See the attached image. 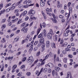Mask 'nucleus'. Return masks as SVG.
I'll use <instances>...</instances> for the list:
<instances>
[{"label":"nucleus","instance_id":"obj_44","mask_svg":"<svg viewBox=\"0 0 78 78\" xmlns=\"http://www.w3.org/2000/svg\"><path fill=\"white\" fill-rule=\"evenodd\" d=\"M68 35H69V34H68V33H65V32H64V36H65L66 37V36H67Z\"/></svg>","mask_w":78,"mask_h":78},{"label":"nucleus","instance_id":"obj_63","mask_svg":"<svg viewBox=\"0 0 78 78\" xmlns=\"http://www.w3.org/2000/svg\"><path fill=\"white\" fill-rule=\"evenodd\" d=\"M59 17L60 18H63L64 17V16H62V15H59Z\"/></svg>","mask_w":78,"mask_h":78},{"label":"nucleus","instance_id":"obj_31","mask_svg":"<svg viewBox=\"0 0 78 78\" xmlns=\"http://www.w3.org/2000/svg\"><path fill=\"white\" fill-rule=\"evenodd\" d=\"M41 45H42V43H41L40 42L37 45V47H40L41 46Z\"/></svg>","mask_w":78,"mask_h":78},{"label":"nucleus","instance_id":"obj_35","mask_svg":"<svg viewBox=\"0 0 78 78\" xmlns=\"http://www.w3.org/2000/svg\"><path fill=\"white\" fill-rule=\"evenodd\" d=\"M49 33V34H51H51H53V30H50Z\"/></svg>","mask_w":78,"mask_h":78},{"label":"nucleus","instance_id":"obj_8","mask_svg":"<svg viewBox=\"0 0 78 78\" xmlns=\"http://www.w3.org/2000/svg\"><path fill=\"white\" fill-rule=\"evenodd\" d=\"M43 33V35H44V36H47V32H46V30L44 29L43 30V33Z\"/></svg>","mask_w":78,"mask_h":78},{"label":"nucleus","instance_id":"obj_22","mask_svg":"<svg viewBox=\"0 0 78 78\" xmlns=\"http://www.w3.org/2000/svg\"><path fill=\"white\" fill-rule=\"evenodd\" d=\"M27 13V11H25L23 13H22V15L23 16H25Z\"/></svg>","mask_w":78,"mask_h":78},{"label":"nucleus","instance_id":"obj_6","mask_svg":"<svg viewBox=\"0 0 78 78\" xmlns=\"http://www.w3.org/2000/svg\"><path fill=\"white\" fill-rule=\"evenodd\" d=\"M31 1L30 0H29L28 1H27V3L26 4L27 5H28L29 6H33V5H34V4H31Z\"/></svg>","mask_w":78,"mask_h":78},{"label":"nucleus","instance_id":"obj_13","mask_svg":"<svg viewBox=\"0 0 78 78\" xmlns=\"http://www.w3.org/2000/svg\"><path fill=\"white\" fill-rule=\"evenodd\" d=\"M40 5L41 6H45V3L43 1H41L40 2Z\"/></svg>","mask_w":78,"mask_h":78},{"label":"nucleus","instance_id":"obj_60","mask_svg":"<svg viewBox=\"0 0 78 78\" xmlns=\"http://www.w3.org/2000/svg\"><path fill=\"white\" fill-rule=\"evenodd\" d=\"M29 19V17H28V16H27L25 18V20H28Z\"/></svg>","mask_w":78,"mask_h":78},{"label":"nucleus","instance_id":"obj_27","mask_svg":"<svg viewBox=\"0 0 78 78\" xmlns=\"http://www.w3.org/2000/svg\"><path fill=\"white\" fill-rule=\"evenodd\" d=\"M63 61L65 63H66L67 62V58H65L63 59Z\"/></svg>","mask_w":78,"mask_h":78},{"label":"nucleus","instance_id":"obj_3","mask_svg":"<svg viewBox=\"0 0 78 78\" xmlns=\"http://www.w3.org/2000/svg\"><path fill=\"white\" fill-rule=\"evenodd\" d=\"M31 58V57H30L27 59L28 61L27 62H28V63H29V62H31V64H32L33 62L34 61V59L33 58L31 59L30 58Z\"/></svg>","mask_w":78,"mask_h":78},{"label":"nucleus","instance_id":"obj_7","mask_svg":"<svg viewBox=\"0 0 78 78\" xmlns=\"http://www.w3.org/2000/svg\"><path fill=\"white\" fill-rule=\"evenodd\" d=\"M50 43L49 41H47L46 43V45L47 47V48H48L49 47H50Z\"/></svg>","mask_w":78,"mask_h":78},{"label":"nucleus","instance_id":"obj_9","mask_svg":"<svg viewBox=\"0 0 78 78\" xmlns=\"http://www.w3.org/2000/svg\"><path fill=\"white\" fill-rule=\"evenodd\" d=\"M29 39H29L30 41H32L33 38L32 37H30V35H27V39H26L27 40H28Z\"/></svg>","mask_w":78,"mask_h":78},{"label":"nucleus","instance_id":"obj_17","mask_svg":"<svg viewBox=\"0 0 78 78\" xmlns=\"http://www.w3.org/2000/svg\"><path fill=\"white\" fill-rule=\"evenodd\" d=\"M22 0H21L20 1L16 4V6H18V5H20V3H22Z\"/></svg>","mask_w":78,"mask_h":78},{"label":"nucleus","instance_id":"obj_11","mask_svg":"<svg viewBox=\"0 0 78 78\" xmlns=\"http://www.w3.org/2000/svg\"><path fill=\"white\" fill-rule=\"evenodd\" d=\"M67 77L69 78L70 76V78H73V77H72V75H71V72H68L67 73Z\"/></svg>","mask_w":78,"mask_h":78},{"label":"nucleus","instance_id":"obj_36","mask_svg":"<svg viewBox=\"0 0 78 78\" xmlns=\"http://www.w3.org/2000/svg\"><path fill=\"white\" fill-rule=\"evenodd\" d=\"M65 51H70V49H69V48H66L65 49Z\"/></svg>","mask_w":78,"mask_h":78},{"label":"nucleus","instance_id":"obj_19","mask_svg":"<svg viewBox=\"0 0 78 78\" xmlns=\"http://www.w3.org/2000/svg\"><path fill=\"white\" fill-rule=\"evenodd\" d=\"M60 69V68L58 67H55V70L56 71H58L59 70V69Z\"/></svg>","mask_w":78,"mask_h":78},{"label":"nucleus","instance_id":"obj_5","mask_svg":"<svg viewBox=\"0 0 78 78\" xmlns=\"http://www.w3.org/2000/svg\"><path fill=\"white\" fill-rule=\"evenodd\" d=\"M35 13V11L33 10H30L29 12V14L30 16H32V15H31V14H33V15H34Z\"/></svg>","mask_w":78,"mask_h":78},{"label":"nucleus","instance_id":"obj_53","mask_svg":"<svg viewBox=\"0 0 78 78\" xmlns=\"http://www.w3.org/2000/svg\"><path fill=\"white\" fill-rule=\"evenodd\" d=\"M44 61V60H43V61L41 62V66H42V65H44V64H45V62Z\"/></svg>","mask_w":78,"mask_h":78},{"label":"nucleus","instance_id":"obj_43","mask_svg":"<svg viewBox=\"0 0 78 78\" xmlns=\"http://www.w3.org/2000/svg\"><path fill=\"white\" fill-rule=\"evenodd\" d=\"M26 59H27V58L26 57H24L22 59V62H24L26 61Z\"/></svg>","mask_w":78,"mask_h":78},{"label":"nucleus","instance_id":"obj_34","mask_svg":"<svg viewBox=\"0 0 78 78\" xmlns=\"http://www.w3.org/2000/svg\"><path fill=\"white\" fill-rule=\"evenodd\" d=\"M6 27V25L5 24L2 25L1 27V28L2 29H4Z\"/></svg>","mask_w":78,"mask_h":78},{"label":"nucleus","instance_id":"obj_32","mask_svg":"<svg viewBox=\"0 0 78 78\" xmlns=\"http://www.w3.org/2000/svg\"><path fill=\"white\" fill-rule=\"evenodd\" d=\"M38 43V41H35L34 44V45L36 46Z\"/></svg>","mask_w":78,"mask_h":78},{"label":"nucleus","instance_id":"obj_18","mask_svg":"<svg viewBox=\"0 0 78 78\" xmlns=\"http://www.w3.org/2000/svg\"><path fill=\"white\" fill-rule=\"evenodd\" d=\"M47 36L48 37H49V39H51V35L49 33L48 34Z\"/></svg>","mask_w":78,"mask_h":78},{"label":"nucleus","instance_id":"obj_51","mask_svg":"<svg viewBox=\"0 0 78 78\" xmlns=\"http://www.w3.org/2000/svg\"><path fill=\"white\" fill-rule=\"evenodd\" d=\"M63 42H64V40H63V39H61V41H60V44H62Z\"/></svg>","mask_w":78,"mask_h":78},{"label":"nucleus","instance_id":"obj_28","mask_svg":"<svg viewBox=\"0 0 78 78\" xmlns=\"http://www.w3.org/2000/svg\"><path fill=\"white\" fill-rule=\"evenodd\" d=\"M48 56H49V55H47L45 56V58L44 59H43V61H45V59H47L48 58Z\"/></svg>","mask_w":78,"mask_h":78},{"label":"nucleus","instance_id":"obj_59","mask_svg":"<svg viewBox=\"0 0 78 78\" xmlns=\"http://www.w3.org/2000/svg\"><path fill=\"white\" fill-rule=\"evenodd\" d=\"M19 7L20 8H23V5H19Z\"/></svg>","mask_w":78,"mask_h":78},{"label":"nucleus","instance_id":"obj_55","mask_svg":"<svg viewBox=\"0 0 78 78\" xmlns=\"http://www.w3.org/2000/svg\"><path fill=\"white\" fill-rule=\"evenodd\" d=\"M48 72H49V73H51V69H50V68H49L48 69Z\"/></svg>","mask_w":78,"mask_h":78},{"label":"nucleus","instance_id":"obj_39","mask_svg":"<svg viewBox=\"0 0 78 78\" xmlns=\"http://www.w3.org/2000/svg\"><path fill=\"white\" fill-rule=\"evenodd\" d=\"M27 24V23H23L21 25V27H23L24 26H25V25Z\"/></svg>","mask_w":78,"mask_h":78},{"label":"nucleus","instance_id":"obj_37","mask_svg":"<svg viewBox=\"0 0 78 78\" xmlns=\"http://www.w3.org/2000/svg\"><path fill=\"white\" fill-rule=\"evenodd\" d=\"M40 54H41V52H40V51H39L37 53L36 55L37 56H39L40 55Z\"/></svg>","mask_w":78,"mask_h":78},{"label":"nucleus","instance_id":"obj_52","mask_svg":"<svg viewBox=\"0 0 78 78\" xmlns=\"http://www.w3.org/2000/svg\"><path fill=\"white\" fill-rule=\"evenodd\" d=\"M71 5V2H69L68 3V5H67V6H68V7H70V5Z\"/></svg>","mask_w":78,"mask_h":78},{"label":"nucleus","instance_id":"obj_62","mask_svg":"<svg viewBox=\"0 0 78 78\" xmlns=\"http://www.w3.org/2000/svg\"><path fill=\"white\" fill-rule=\"evenodd\" d=\"M62 53L64 55H66L67 53H66V51H62Z\"/></svg>","mask_w":78,"mask_h":78},{"label":"nucleus","instance_id":"obj_56","mask_svg":"<svg viewBox=\"0 0 78 78\" xmlns=\"http://www.w3.org/2000/svg\"><path fill=\"white\" fill-rule=\"evenodd\" d=\"M22 72H20L18 74L17 76H20L21 75H22Z\"/></svg>","mask_w":78,"mask_h":78},{"label":"nucleus","instance_id":"obj_50","mask_svg":"<svg viewBox=\"0 0 78 78\" xmlns=\"http://www.w3.org/2000/svg\"><path fill=\"white\" fill-rule=\"evenodd\" d=\"M38 49V48L37 47H35L34 48V51H36Z\"/></svg>","mask_w":78,"mask_h":78},{"label":"nucleus","instance_id":"obj_16","mask_svg":"<svg viewBox=\"0 0 78 78\" xmlns=\"http://www.w3.org/2000/svg\"><path fill=\"white\" fill-rule=\"evenodd\" d=\"M28 40H27V39H26V40H23L22 41L21 44H24V43H25V42H28Z\"/></svg>","mask_w":78,"mask_h":78},{"label":"nucleus","instance_id":"obj_54","mask_svg":"<svg viewBox=\"0 0 78 78\" xmlns=\"http://www.w3.org/2000/svg\"><path fill=\"white\" fill-rule=\"evenodd\" d=\"M6 22V19H3L2 20V23H5Z\"/></svg>","mask_w":78,"mask_h":78},{"label":"nucleus","instance_id":"obj_64","mask_svg":"<svg viewBox=\"0 0 78 78\" xmlns=\"http://www.w3.org/2000/svg\"><path fill=\"white\" fill-rule=\"evenodd\" d=\"M9 48H12V45H9Z\"/></svg>","mask_w":78,"mask_h":78},{"label":"nucleus","instance_id":"obj_26","mask_svg":"<svg viewBox=\"0 0 78 78\" xmlns=\"http://www.w3.org/2000/svg\"><path fill=\"white\" fill-rule=\"evenodd\" d=\"M52 20L53 22L55 23H57V21L55 19H54Z\"/></svg>","mask_w":78,"mask_h":78},{"label":"nucleus","instance_id":"obj_30","mask_svg":"<svg viewBox=\"0 0 78 78\" xmlns=\"http://www.w3.org/2000/svg\"><path fill=\"white\" fill-rule=\"evenodd\" d=\"M26 75L28 76H29L31 75V73L30 72H27L26 73Z\"/></svg>","mask_w":78,"mask_h":78},{"label":"nucleus","instance_id":"obj_46","mask_svg":"<svg viewBox=\"0 0 78 78\" xmlns=\"http://www.w3.org/2000/svg\"><path fill=\"white\" fill-rule=\"evenodd\" d=\"M13 58H14V57L13 56H12L11 57H9L8 58V59H11V60H12V59H13Z\"/></svg>","mask_w":78,"mask_h":78},{"label":"nucleus","instance_id":"obj_25","mask_svg":"<svg viewBox=\"0 0 78 78\" xmlns=\"http://www.w3.org/2000/svg\"><path fill=\"white\" fill-rule=\"evenodd\" d=\"M11 3H9L6 5L5 6V8H8V6H11Z\"/></svg>","mask_w":78,"mask_h":78},{"label":"nucleus","instance_id":"obj_57","mask_svg":"<svg viewBox=\"0 0 78 78\" xmlns=\"http://www.w3.org/2000/svg\"><path fill=\"white\" fill-rule=\"evenodd\" d=\"M33 50V47H31L30 48V49H29V51H32Z\"/></svg>","mask_w":78,"mask_h":78},{"label":"nucleus","instance_id":"obj_33","mask_svg":"<svg viewBox=\"0 0 78 78\" xmlns=\"http://www.w3.org/2000/svg\"><path fill=\"white\" fill-rule=\"evenodd\" d=\"M65 16H66V17H69V16H70V14H69H69L67 13H65Z\"/></svg>","mask_w":78,"mask_h":78},{"label":"nucleus","instance_id":"obj_23","mask_svg":"<svg viewBox=\"0 0 78 78\" xmlns=\"http://www.w3.org/2000/svg\"><path fill=\"white\" fill-rule=\"evenodd\" d=\"M43 36V33H41L38 36V38H41Z\"/></svg>","mask_w":78,"mask_h":78},{"label":"nucleus","instance_id":"obj_61","mask_svg":"<svg viewBox=\"0 0 78 78\" xmlns=\"http://www.w3.org/2000/svg\"><path fill=\"white\" fill-rule=\"evenodd\" d=\"M78 64H76L74 66V68H76V67H78Z\"/></svg>","mask_w":78,"mask_h":78},{"label":"nucleus","instance_id":"obj_1","mask_svg":"<svg viewBox=\"0 0 78 78\" xmlns=\"http://www.w3.org/2000/svg\"><path fill=\"white\" fill-rule=\"evenodd\" d=\"M44 42V39L43 37H41L40 40V42L42 43V48L43 50H45V44L43 43Z\"/></svg>","mask_w":78,"mask_h":78},{"label":"nucleus","instance_id":"obj_20","mask_svg":"<svg viewBox=\"0 0 78 78\" xmlns=\"http://www.w3.org/2000/svg\"><path fill=\"white\" fill-rule=\"evenodd\" d=\"M51 47L52 48H56V46L55 45V43H53L51 44Z\"/></svg>","mask_w":78,"mask_h":78},{"label":"nucleus","instance_id":"obj_38","mask_svg":"<svg viewBox=\"0 0 78 78\" xmlns=\"http://www.w3.org/2000/svg\"><path fill=\"white\" fill-rule=\"evenodd\" d=\"M25 67V66L24 65H23L20 67L21 69H24Z\"/></svg>","mask_w":78,"mask_h":78},{"label":"nucleus","instance_id":"obj_49","mask_svg":"<svg viewBox=\"0 0 78 78\" xmlns=\"http://www.w3.org/2000/svg\"><path fill=\"white\" fill-rule=\"evenodd\" d=\"M3 5L2 4H1L0 5V10L2 9L3 8Z\"/></svg>","mask_w":78,"mask_h":78},{"label":"nucleus","instance_id":"obj_14","mask_svg":"<svg viewBox=\"0 0 78 78\" xmlns=\"http://www.w3.org/2000/svg\"><path fill=\"white\" fill-rule=\"evenodd\" d=\"M18 20V18H16L15 20H12V23H14V22H17Z\"/></svg>","mask_w":78,"mask_h":78},{"label":"nucleus","instance_id":"obj_2","mask_svg":"<svg viewBox=\"0 0 78 78\" xmlns=\"http://www.w3.org/2000/svg\"><path fill=\"white\" fill-rule=\"evenodd\" d=\"M16 5H15V4H13L12 5V6L9 8V10L11 11V10H13L15 9V8L16 7Z\"/></svg>","mask_w":78,"mask_h":78},{"label":"nucleus","instance_id":"obj_12","mask_svg":"<svg viewBox=\"0 0 78 78\" xmlns=\"http://www.w3.org/2000/svg\"><path fill=\"white\" fill-rule=\"evenodd\" d=\"M58 36L57 35H55L53 37V39L55 41H56L58 39H57V37Z\"/></svg>","mask_w":78,"mask_h":78},{"label":"nucleus","instance_id":"obj_58","mask_svg":"<svg viewBox=\"0 0 78 78\" xmlns=\"http://www.w3.org/2000/svg\"><path fill=\"white\" fill-rule=\"evenodd\" d=\"M68 57L69 58H72V57H73V56L71 55H68Z\"/></svg>","mask_w":78,"mask_h":78},{"label":"nucleus","instance_id":"obj_4","mask_svg":"<svg viewBox=\"0 0 78 78\" xmlns=\"http://www.w3.org/2000/svg\"><path fill=\"white\" fill-rule=\"evenodd\" d=\"M28 28H25V27H23V28L21 29L22 31H23L24 33H27V31H28Z\"/></svg>","mask_w":78,"mask_h":78},{"label":"nucleus","instance_id":"obj_45","mask_svg":"<svg viewBox=\"0 0 78 78\" xmlns=\"http://www.w3.org/2000/svg\"><path fill=\"white\" fill-rule=\"evenodd\" d=\"M17 65H15L13 66V67H12V69H16V68H17Z\"/></svg>","mask_w":78,"mask_h":78},{"label":"nucleus","instance_id":"obj_21","mask_svg":"<svg viewBox=\"0 0 78 78\" xmlns=\"http://www.w3.org/2000/svg\"><path fill=\"white\" fill-rule=\"evenodd\" d=\"M5 12V10L3 9V10H2L0 12V16H1V14H4Z\"/></svg>","mask_w":78,"mask_h":78},{"label":"nucleus","instance_id":"obj_15","mask_svg":"<svg viewBox=\"0 0 78 78\" xmlns=\"http://www.w3.org/2000/svg\"><path fill=\"white\" fill-rule=\"evenodd\" d=\"M22 22V19H20L18 21V23H17V25H19L20 23H21Z\"/></svg>","mask_w":78,"mask_h":78},{"label":"nucleus","instance_id":"obj_42","mask_svg":"<svg viewBox=\"0 0 78 78\" xmlns=\"http://www.w3.org/2000/svg\"><path fill=\"white\" fill-rule=\"evenodd\" d=\"M42 26L44 28H45L46 27V24H45V23H42Z\"/></svg>","mask_w":78,"mask_h":78},{"label":"nucleus","instance_id":"obj_41","mask_svg":"<svg viewBox=\"0 0 78 78\" xmlns=\"http://www.w3.org/2000/svg\"><path fill=\"white\" fill-rule=\"evenodd\" d=\"M52 74L53 76H55V70H53L52 71Z\"/></svg>","mask_w":78,"mask_h":78},{"label":"nucleus","instance_id":"obj_47","mask_svg":"<svg viewBox=\"0 0 78 78\" xmlns=\"http://www.w3.org/2000/svg\"><path fill=\"white\" fill-rule=\"evenodd\" d=\"M43 71H44V68H42L41 69V70H40V73L39 74H41V73L42 72H43Z\"/></svg>","mask_w":78,"mask_h":78},{"label":"nucleus","instance_id":"obj_29","mask_svg":"<svg viewBox=\"0 0 78 78\" xmlns=\"http://www.w3.org/2000/svg\"><path fill=\"white\" fill-rule=\"evenodd\" d=\"M60 3L58 1L57 2V7L58 8H60Z\"/></svg>","mask_w":78,"mask_h":78},{"label":"nucleus","instance_id":"obj_48","mask_svg":"<svg viewBox=\"0 0 78 78\" xmlns=\"http://www.w3.org/2000/svg\"><path fill=\"white\" fill-rule=\"evenodd\" d=\"M36 74H38V75H37V76H39V75H40V74H39V73H40V72H39V71H37V70L36 71Z\"/></svg>","mask_w":78,"mask_h":78},{"label":"nucleus","instance_id":"obj_40","mask_svg":"<svg viewBox=\"0 0 78 78\" xmlns=\"http://www.w3.org/2000/svg\"><path fill=\"white\" fill-rule=\"evenodd\" d=\"M67 45V43H65V44L62 46V47H66Z\"/></svg>","mask_w":78,"mask_h":78},{"label":"nucleus","instance_id":"obj_24","mask_svg":"<svg viewBox=\"0 0 78 78\" xmlns=\"http://www.w3.org/2000/svg\"><path fill=\"white\" fill-rule=\"evenodd\" d=\"M41 30V28H39L37 30V35H38L39 34V33H40V31Z\"/></svg>","mask_w":78,"mask_h":78},{"label":"nucleus","instance_id":"obj_10","mask_svg":"<svg viewBox=\"0 0 78 78\" xmlns=\"http://www.w3.org/2000/svg\"><path fill=\"white\" fill-rule=\"evenodd\" d=\"M48 66L50 68L53 67V64L51 63H49L48 64Z\"/></svg>","mask_w":78,"mask_h":78}]
</instances>
